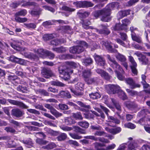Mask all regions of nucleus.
Segmentation results:
<instances>
[{"instance_id":"1","label":"nucleus","mask_w":150,"mask_h":150,"mask_svg":"<svg viewBox=\"0 0 150 150\" xmlns=\"http://www.w3.org/2000/svg\"><path fill=\"white\" fill-rule=\"evenodd\" d=\"M77 64L74 62H67L65 64H62L58 67L59 72L61 75L63 76V78L67 80L70 78V74L72 73L71 67H76Z\"/></svg>"},{"instance_id":"2","label":"nucleus","mask_w":150,"mask_h":150,"mask_svg":"<svg viewBox=\"0 0 150 150\" xmlns=\"http://www.w3.org/2000/svg\"><path fill=\"white\" fill-rule=\"evenodd\" d=\"M77 43L78 45L71 47L69 49L70 52L73 54H79L82 52L85 48L88 46L87 43L85 42L81 41H77Z\"/></svg>"},{"instance_id":"3","label":"nucleus","mask_w":150,"mask_h":150,"mask_svg":"<svg viewBox=\"0 0 150 150\" xmlns=\"http://www.w3.org/2000/svg\"><path fill=\"white\" fill-rule=\"evenodd\" d=\"M105 9L103 8L100 10L96 11L92 13L93 16L96 18H98L100 15L102 16L101 20L104 22H108L110 21L111 17L108 16Z\"/></svg>"},{"instance_id":"4","label":"nucleus","mask_w":150,"mask_h":150,"mask_svg":"<svg viewBox=\"0 0 150 150\" xmlns=\"http://www.w3.org/2000/svg\"><path fill=\"white\" fill-rule=\"evenodd\" d=\"M107 57L108 60L112 63L111 64L110 66L115 70V73L119 71L120 72H123L122 68L114 58L111 57L109 54L107 55Z\"/></svg>"},{"instance_id":"5","label":"nucleus","mask_w":150,"mask_h":150,"mask_svg":"<svg viewBox=\"0 0 150 150\" xmlns=\"http://www.w3.org/2000/svg\"><path fill=\"white\" fill-rule=\"evenodd\" d=\"M27 13V11L25 9H22L17 12L15 14V20L18 22L23 23L27 21V19L26 18H21L18 17L19 16H25Z\"/></svg>"},{"instance_id":"6","label":"nucleus","mask_w":150,"mask_h":150,"mask_svg":"<svg viewBox=\"0 0 150 150\" xmlns=\"http://www.w3.org/2000/svg\"><path fill=\"white\" fill-rule=\"evenodd\" d=\"M100 107L107 115L108 119L109 120V121L110 122H112L117 124H120V122L119 120L116 118L114 117L113 116L109 115L108 112H109V110L108 109L102 105H100Z\"/></svg>"},{"instance_id":"7","label":"nucleus","mask_w":150,"mask_h":150,"mask_svg":"<svg viewBox=\"0 0 150 150\" xmlns=\"http://www.w3.org/2000/svg\"><path fill=\"white\" fill-rule=\"evenodd\" d=\"M122 24H117L115 28L114 29L116 30H123L126 29V27L130 23L129 20L128 19H126L122 21Z\"/></svg>"},{"instance_id":"8","label":"nucleus","mask_w":150,"mask_h":150,"mask_svg":"<svg viewBox=\"0 0 150 150\" xmlns=\"http://www.w3.org/2000/svg\"><path fill=\"white\" fill-rule=\"evenodd\" d=\"M107 92L109 94H115L117 93L120 89V87L117 85L109 84L105 87Z\"/></svg>"},{"instance_id":"9","label":"nucleus","mask_w":150,"mask_h":150,"mask_svg":"<svg viewBox=\"0 0 150 150\" xmlns=\"http://www.w3.org/2000/svg\"><path fill=\"white\" fill-rule=\"evenodd\" d=\"M126 83L129 86V87L132 89H134L136 88H140L141 85L138 83H135L133 79L130 78H126L125 79Z\"/></svg>"},{"instance_id":"10","label":"nucleus","mask_w":150,"mask_h":150,"mask_svg":"<svg viewBox=\"0 0 150 150\" xmlns=\"http://www.w3.org/2000/svg\"><path fill=\"white\" fill-rule=\"evenodd\" d=\"M116 59L121 62V64L127 70L128 68L127 63L126 62L127 59L125 57L119 53L115 55Z\"/></svg>"},{"instance_id":"11","label":"nucleus","mask_w":150,"mask_h":150,"mask_svg":"<svg viewBox=\"0 0 150 150\" xmlns=\"http://www.w3.org/2000/svg\"><path fill=\"white\" fill-rule=\"evenodd\" d=\"M134 54L139 57L138 60L142 65H147L148 63V60L146 56L139 52H137Z\"/></svg>"},{"instance_id":"12","label":"nucleus","mask_w":150,"mask_h":150,"mask_svg":"<svg viewBox=\"0 0 150 150\" xmlns=\"http://www.w3.org/2000/svg\"><path fill=\"white\" fill-rule=\"evenodd\" d=\"M7 101L10 104L19 106L20 107L24 109H27L28 107L22 102L18 101L16 100H12L10 99H8Z\"/></svg>"},{"instance_id":"13","label":"nucleus","mask_w":150,"mask_h":150,"mask_svg":"<svg viewBox=\"0 0 150 150\" xmlns=\"http://www.w3.org/2000/svg\"><path fill=\"white\" fill-rule=\"evenodd\" d=\"M24 114L23 112L18 108L13 109L11 110L12 115L17 118L21 117Z\"/></svg>"},{"instance_id":"14","label":"nucleus","mask_w":150,"mask_h":150,"mask_svg":"<svg viewBox=\"0 0 150 150\" xmlns=\"http://www.w3.org/2000/svg\"><path fill=\"white\" fill-rule=\"evenodd\" d=\"M94 57L96 62L98 65L103 66L105 65V61L104 58L97 55H95Z\"/></svg>"},{"instance_id":"15","label":"nucleus","mask_w":150,"mask_h":150,"mask_svg":"<svg viewBox=\"0 0 150 150\" xmlns=\"http://www.w3.org/2000/svg\"><path fill=\"white\" fill-rule=\"evenodd\" d=\"M41 73L43 76L47 79L49 78L53 75L52 70L48 68H44L42 71Z\"/></svg>"},{"instance_id":"16","label":"nucleus","mask_w":150,"mask_h":150,"mask_svg":"<svg viewBox=\"0 0 150 150\" xmlns=\"http://www.w3.org/2000/svg\"><path fill=\"white\" fill-rule=\"evenodd\" d=\"M96 71L97 73L100 75L102 77L107 80H109L110 78V76L109 75L108 73L101 69H97L96 70Z\"/></svg>"},{"instance_id":"17","label":"nucleus","mask_w":150,"mask_h":150,"mask_svg":"<svg viewBox=\"0 0 150 150\" xmlns=\"http://www.w3.org/2000/svg\"><path fill=\"white\" fill-rule=\"evenodd\" d=\"M105 130L108 132L115 135L119 133L121 131V129L120 127H117L116 128L110 129L108 127L105 128Z\"/></svg>"},{"instance_id":"18","label":"nucleus","mask_w":150,"mask_h":150,"mask_svg":"<svg viewBox=\"0 0 150 150\" xmlns=\"http://www.w3.org/2000/svg\"><path fill=\"white\" fill-rule=\"evenodd\" d=\"M101 43L104 45L106 48L109 51L115 53L117 52V50L114 49L112 48V46L111 45V43H109L108 41H102Z\"/></svg>"},{"instance_id":"19","label":"nucleus","mask_w":150,"mask_h":150,"mask_svg":"<svg viewBox=\"0 0 150 150\" xmlns=\"http://www.w3.org/2000/svg\"><path fill=\"white\" fill-rule=\"evenodd\" d=\"M84 81L87 84L91 85L97 84L99 81V79L97 77L90 78L88 77Z\"/></svg>"},{"instance_id":"20","label":"nucleus","mask_w":150,"mask_h":150,"mask_svg":"<svg viewBox=\"0 0 150 150\" xmlns=\"http://www.w3.org/2000/svg\"><path fill=\"white\" fill-rule=\"evenodd\" d=\"M111 100L112 101V103H113V104L115 106L116 109L119 111V112H116V113L117 115L118 116H119V118L121 119H123V117L121 116L120 115V112L121 111V106L119 103L115 99L113 98L111 99Z\"/></svg>"},{"instance_id":"21","label":"nucleus","mask_w":150,"mask_h":150,"mask_svg":"<svg viewBox=\"0 0 150 150\" xmlns=\"http://www.w3.org/2000/svg\"><path fill=\"white\" fill-rule=\"evenodd\" d=\"M125 104L129 109L132 111H136L137 105L134 103L131 102L126 101L125 102Z\"/></svg>"},{"instance_id":"22","label":"nucleus","mask_w":150,"mask_h":150,"mask_svg":"<svg viewBox=\"0 0 150 150\" xmlns=\"http://www.w3.org/2000/svg\"><path fill=\"white\" fill-rule=\"evenodd\" d=\"M95 30L97 33L100 34L108 35L110 33V31L105 26H104L102 29L99 30L96 28Z\"/></svg>"},{"instance_id":"23","label":"nucleus","mask_w":150,"mask_h":150,"mask_svg":"<svg viewBox=\"0 0 150 150\" xmlns=\"http://www.w3.org/2000/svg\"><path fill=\"white\" fill-rule=\"evenodd\" d=\"M115 3L113 2L108 5L104 8L108 16H110L111 11L115 7Z\"/></svg>"},{"instance_id":"24","label":"nucleus","mask_w":150,"mask_h":150,"mask_svg":"<svg viewBox=\"0 0 150 150\" xmlns=\"http://www.w3.org/2000/svg\"><path fill=\"white\" fill-rule=\"evenodd\" d=\"M76 103L81 106V107L84 108H85L86 109L82 108H80L79 110L83 112H86L87 111V110L86 109H90V105H86L85 104L82 102L80 101H77L76 102Z\"/></svg>"},{"instance_id":"25","label":"nucleus","mask_w":150,"mask_h":150,"mask_svg":"<svg viewBox=\"0 0 150 150\" xmlns=\"http://www.w3.org/2000/svg\"><path fill=\"white\" fill-rule=\"evenodd\" d=\"M47 50L41 48L34 50L35 53H37L40 57L43 58H45L46 51Z\"/></svg>"},{"instance_id":"26","label":"nucleus","mask_w":150,"mask_h":150,"mask_svg":"<svg viewBox=\"0 0 150 150\" xmlns=\"http://www.w3.org/2000/svg\"><path fill=\"white\" fill-rule=\"evenodd\" d=\"M82 25V27L84 29H87L89 28H91V27L89 26V25H91V22L88 20H82L81 22Z\"/></svg>"},{"instance_id":"27","label":"nucleus","mask_w":150,"mask_h":150,"mask_svg":"<svg viewBox=\"0 0 150 150\" xmlns=\"http://www.w3.org/2000/svg\"><path fill=\"white\" fill-rule=\"evenodd\" d=\"M21 3L23 4L22 6H38V4L34 2L27 1H25L22 0Z\"/></svg>"},{"instance_id":"28","label":"nucleus","mask_w":150,"mask_h":150,"mask_svg":"<svg viewBox=\"0 0 150 150\" xmlns=\"http://www.w3.org/2000/svg\"><path fill=\"white\" fill-rule=\"evenodd\" d=\"M92 74L91 70L90 69H85L82 72V76L83 77L84 80L87 79L88 77L90 76Z\"/></svg>"},{"instance_id":"29","label":"nucleus","mask_w":150,"mask_h":150,"mask_svg":"<svg viewBox=\"0 0 150 150\" xmlns=\"http://www.w3.org/2000/svg\"><path fill=\"white\" fill-rule=\"evenodd\" d=\"M119 97L123 100H125L127 98V97L125 95V93L122 90L120 89L118 90L117 93Z\"/></svg>"},{"instance_id":"30","label":"nucleus","mask_w":150,"mask_h":150,"mask_svg":"<svg viewBox=\"0 0 150 150\" xmlns=\"http://www.w3.org/2000/svg\"><path fill=\"white\" fill-rule=\"evenodd\" d=\"M64 122L67 125H70L75 124L76 122L75 120L71 117H66L64 119Z\"/></svg>"},{"instance_id":"31","label":"nucleus","mask_w":150,"mask_h":150,"mask_svg":"<svg viewBox=\"0 0 150 150\" xmlns=\"http://www.w3.org/2000/svg\"><path fill=\"white\" fill-rule=\"evenodd\" d=\"M23 142L26 144V147L28 148H30L33 146V143L31 139L29 138L26 140H24Z\"/></svg>"},{"instance_id":"32","label":"nucleus","mask_w":150,"mask_h":150,"mask_svg":"<svg viewBox=\"0 0 150 150\" xmlns=\"http://www.w3.org/2000/svg\"><path fill=\"white\" fill-rule=\"evenodd\" d=\"M130 11L131 10L129 9L121 11L118 13L117 15L120 16V18H122L123 17L129 14Z\"/></svg>"},{"instance_id":"33","label":"nucleus","mask_w":150,"mask_h":150,"mask_svg":"<svg viewBox=\"0 0 150 150\" xmlns=\"http://www.w3.org/2000/svg\"><path fill=\"white\" fill-rule=\"evenodd\" d=\"M52 50L58 53H63L66 51V48L63 46L60 47L54 48L52 49Z\"/></svg>"},{"instance_id":"34","label":"nucleus","mask_w":150,"mask_h":150,"mask_svg":"<svg viewBox=\"0 0 150 150\" xmlns=\"http://www.w3.org/2000/svg\"><path fill=\"white\" fill-rule=\"evenodd\" d=\"M17 91L22 93H27L28 91V89L25 86L19 85L16 88Z\"/></svg>"},{"instance_id":"35","label":"nucleus","mask_w":150,"mask_h":150,"mask_svg":"<svg viewBox=\"0 0 150 150\" xmlns=\"http://www.w3.org/2000/svg\"><path fill=\"white\" fill-rule=\"evenodd\" d=\"M60 94L63 98H71V95L68 91H62L60 93Z\"/></svg>"},{"instance_id":"36","label":"nucleus","mask_w":150,"mask_h":150,"mask_svg":"<svg viewBox=\"0 0 150 150\" xmlns=\"http://www.w3.org/2000/svg\"><path fill=\"white\" fill-rule=\"evenodd\" d=\"M89 96L90 98L93 100L97 99L100 97V94L97 92L89 94Z\"/></svg>"},{"instance_id":"37","label":"nucleus","mask_w":150,"mask_h":150,"mask_svg":"<svg viewBox=\"0 0 150 150\" xmlns=\"http://www.w3.org/2000/svg\"><path fill=\"white\" fill-rule=\"evenodd\" d=\"M50 112L53 115H54L56 117L61 116L62 115V113L58 112L53 108L50 110Z\"/></svg>"},{"instance_id":"38","label":"nucleus","mask_w":150,"mask_h":150,"mask_svg":"<svg viewBox=\"0 0 150 150\" xmlns=\"http://www.w3.org/2000/svg\"><path fill=\"white\" fill-rule=\"evenodd\" d=\"M138 146L137 144L135 141H133L131 142L128 145V148L131 150L134 149Z\"/></svg>"},{"instance_id":"39","label":"nucleus","mask_w":150,"mask_h":150,"mask_svg":"<svg viewBox=\"0 0 150 150\" xmlns=\"http://www.w3.org/2000/svg\"><path fill=\"white\" fill-rule=\"evenodd\" d=\"M11 139V137L10 136H4V140H8V144L9 145L8 147L11 148L14 147L15 146L14 142L13 141H12V144H11V142L9 141Z\"/></svg>"},{"instance_id":"40","label":"nucleus","mask_w":150,"mask_h":150,"mask_svg":"<svg viewBox=\"0 0 150 150\" xmlns=\"http://www.w3.org/2000/svg\"><path fill=\"white\" fill-rule=\"evenodd\" d=\"M10 123L13 124L14 125V127L16 129L18 128L21 127L22 125V123L21 122L15 121L13 120H11Z\"/></svg>"},{"instance_id":"41","label":"nucleus","mask_w":150,"mask_h":150,"mask_svg":"<svg viewBox=\"0 0 150 150\" xmlns=\"http://www.w3.org/2000/svg\"><path fill=\"white\" fill-rule=\"evenodd\" d=\"M62 40V41L58 39H54L50 41V44L54 46H57L59 44L64 42V40Z\"/></svg>"},{"instance_id":"42","label":"nucleus","mask_w":150,"mask_h":150,"mask_svg":"<svg viewBox=\"0 0 150 150\" xmlns=\"http://www.w3.org/2000/svg\"><path fill=\"white\" fill-rule=\"evenodd\" d=\"M94 5V4L91 1H83V8L92 7Z\"/></svg>"},{"instance_id":"43","label":"nucleus","mask_w":150,"mask_h":150,"mask_svg":"<svg viewBox=\"0 0 150 150\" xmlns=\"http://www.w3.org/2000/svg\"><path fill=\"white\" fill-rule=\"evenodd\" d=\"M55 21L54 20H49L43 22L42 25L46 28H47L49 26L53 25Z\"/></svg>"},{"instance_id":"44","label":"nucleus","mask_w":150,"mask_h":150,"mask_svg":"<svg viewBox=\"0 0 150 150\" xmlns=\"http://www.w3.org/2000/svg\"><path fill=\"white\" fill-rule=\"evenodd\" d=\"M56 147V145L54 143H51L47 145L42 146V148L47 150H49L52 149Z\"/></svg>"},{"instance_id":"45","label":"nucleus","mask_w":150,"mask_h":150,"mask_svg":"<svg viewBox=\"0 0 150 150\" xmlns=\"http://www.w3.org/2000/svg\"><path fill=\"white\" fill-rule=\"evenodd\" d=\"M73 117L76 119L82 120L83 117L80 112H78L76 113H72Z\"/></svg>"},{"instance_id":"46","label":"nucleus","mask_w":150,"mask_h":150,"mask_svg":"<svg viewBox=\"0 0 150 150\" xmlns=\"http://www.w3.org/2000/svg\"><path fill=\"white\" fill-rule=\"evenodd\" d=\"M52 85L60 87H64L66 85L58 81H52L51 82Z\"/></svg>"},{"instance_id":"47","label":"nucleus","mask_w":150,"mask_h":150,"mask_svg":"<svg viewBox=\"0 0 150 150\" xmlns=\"http://www.w3.org/2000/svg\"><path fill=\"white\" fill-rule=\"evenodd\" d=\"M90 13L88 12H81L80 11L78 12L77 14L80 17L82 18H84L88 17L90 14Z\"/></svg>"},{"instance_id":"48","label":"nucleus","mask_w":150,"mask_h":150,"mask_svg":"<svg viewBox=\"0 0 150 150\" xmlns=\"http://www.w3.org/2000/svg\"><path fill=\"white\" fill-rule=\"evenodd\" d=\"M78 124L80 126L85 128H87L89 125V123L86 121L79 122Z\"/></svg>"},{"instance_id":"49","label":"nucleus","mask_w":150,"mask_h":150,"mask_svg":"<svg viewBox=\"0 0 150 150\" xmlns=\"http://www.w3.org/2000/svg\"><path fill=\"white\" fill-rule=\"evenodd\" d=\"M36 93L37 94H40L45 96H49V93L43 89L38 90L36 91Z\"/></svg>"},{"instance_id":"50","label":"nucleus","mask_w":150,"mask_h":150,"mask_svg":"<svg viewBox=\"0 0 150 150\" xmlns=\"http://www.w3.org/2000/svg\"><path fill=\"white\" fill-rule=\"evenodd\" d=\"M93 63V60L91 58H87L83 60V63L84 65L87 66Z\"/></svg>"},{"instance_id":"51","label":"nucleus","mask_w":150,"mask_h":150,"mask_svg":"<svg viewBox=\"0 0 150 150\" xmlns=\"http://www.w3.org/2000/svg\"><path fill=\"white\" fill-rule=\"evenodd\" d=\"M131 36L132 39L133 40L139 43L141 42L142 40L141 38L137 36L134 33H132Z\"/></svg>"},{"instance_id":"52","label":"nucleus","mask_w":150,"mask_h":150,"mask_svg":"<svg viewBox=\"0 0 150 150\" xmlns=\"http://www.w3.org/2000/svg\"><path fill=\"white\" fill-rule=\"evenodd\" d=\"M67 134L64 133H62L57 137V139L59 141H63L65 139L67 138Z\"/></svg>"},{"instance_id":"53","label":"nucleus","mask_w":150,"mask_h":150,"mask_svg":"<svg viewBox=\"0 0 150 150\" xmlns=\"http://www.w3.org/2000/svg\"><path fill=\"white\" fill-rule=\"evenodd\" d=\"M128 57L129 60L131 64L130 67L132 66L137 67V64L135 61L134 58L131 56H129Z\"/></svg>"},{"instance_id":"54","label":"nucleus","mask_w":150,"mask_h":150,"mask_svg":"<svg viewBox=\"0 0 150 150\" xmlns=\"http://www.w3.org/2000/svg\"><path fill=\"white\" fill-rule=\"evenodd\" d=\"M45 56V58L47 57H48L49 58L51 59H53L55 57V55L53 53L48 50L46 51V54Z\"/></svg>"},{"instance_id":"55","label":"nucleus","mask_w":150,"mask_h":150,"mask_svg":"<svg viewBox=\"0 0 150 150\" xmlns=\"http://www.w3.org/2000/svg\"><path fill=\"white\" fill-rule=\"evenodd\" d=\"M44 130L48 133L52 135H56L57 133V132L54 131L51 129L47 127L45 128Z\"/></svg>"},{"instance_id":"56","label":"nucleus","mask_w":150,"mask_h":150,"mask_svg":"<svg viewBox=\"0 0 150 150\" xmlns=\"http://www.w3.org/2000/svg\"><path fill=\"white\" fill-rule=\"evenodd\" d=\"M124 126L126 128H130L131 129H134L136 127V126L135 125L131 122L125 123L124 125Z\"/></svg>"},{"instance_id":"57","label":"nucleus","mask_w":150,"mask_h":150,"mask_svg":"<svg viewBox=\"0 0 150 150\" xmlns=\"http://www.w3.org/2000/svg\"><path fill=\"white\" fill-rule=\"evenodd\" d=\"M54 38V36L52 34H46L44 35L43 37L44 40L47 41L52 39Z\"/></svg>"},{"instance_id":"58","label":"nucleus","mask_w":150,"mask_h":150,"mask_svg":"<svg viewBox=\"0 0 150 150\" xmlns=\"http://www.w3.org/2000/svg\"><path fill=\"white\" fill-rule=\"evenodd\" d=\"M4 130L7 132H10L11 133H15L16 131L13 127H6L5 128Z\"/></svg>"},{"instance_id":"59","label":"nucleus","mask_w":150,"mask_h":150,"mask_svg":"<svg viewBox=\"0 0 150 150\" xmlns=\"http://www.w3.org/2000/svg\"><path fill=\"white\" fill-rule=\"evenodd\" d=\"M24 55L26 58L32 59L35 57V55L33 53L30 52H24Z\"/></svg>"},{"instance_id":"60","label":"nucleus","mask_w":150,"mask_h":150,"mask_svg":"<svg viewBox=\"0 0 150 150\" xmlns=\"http://www.w3.org/2000/svg\"><path fill=\"white\" fill-rule=\"evenodd\" d=\"M83 1H77L74 2L73 4L77 8H83Z\"/></svg>"},{"instance_id":"61","label":"nucleus","mask_w":150,"mask_h":150,"mask_svg":"<svg viewBox=\"0 0 150 150\" xmlns=\"http://www.w3.org/2000/svg\"><path fill=\"white\" fill-rule=\"evenodd\" d=\"M62 9L63 10L68 11L69 12H73L75 10V9L74 8H71L65 6H63Z\"/></svg>"},{"instance_id":"62","label":"nucleus","mask_w":150,"mask_h":150,"mask_svg":"<svg viewBox=\"0 0 150 150\" xmlns=\"http://www.w3.org/2000/svg\"><path fill=\"white\" fill-rule=\"evenodd\" d=\"M8 60L12 62L17 63L18 61L19 58L13 55L9 57H8Z\"/></svg>"},{"instance_id":"63","label":"nucleus","mask_w":150,"mask_h":150,"mask_svg":"<svg viewBox=\"0 0 150 150\" xmlns=\"http://www.w3.org/2000/svg\"><path fill=\"white\" fill-rule=\"evenodd\" d=\"M84 87V84L81 82L78 83L75 85V88L77 90H81Z\"/></svg>"},{"instance_id":"64","label":"nucleus","mask_w":150,"mask_h":150,"mask_svg":"<svg viewBox=\"0 0 150 150\" xmlns=\"http://www.w3.org/2000/svg\"><path fill=\"white\" fill-rule=\"evenodd\" d=\"M60 109L62 110H66L69 109L67 105L64 104H60L59 105Z\"/></svg>"}]
</instances>
